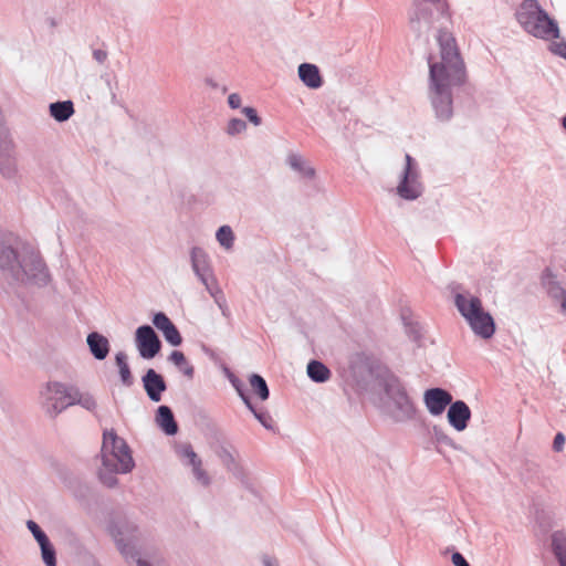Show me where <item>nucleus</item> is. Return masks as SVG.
<instances>
[{"mask_svg": "<svg viewBox=\"0 0 566 566\" xmlns=\"http://www.w3.org/2000/svg\"><path fill=\"white\" fill-rule=\"evenodd\" d=\"M436 40L439 56L429 57V96L437 117L447 120L452 116V88L467 82V71L457 40L451 31L441 28Z\"/></svg>", "mask_w": 566, "mask_h": 566, "instance_id": "1", "label": "nucleus"}, {"mask_svg": "<svg viewBox=\"0 0 566 566\" xmlns=\"http://www.w3.org/2000/svg\"><path fill=\"white\" fill-rule=\"evenodd\" d=\"M523 28L536 38L551 40L559 38V30L536 0H525L516 13Z\"/></svg>", "mask_w": 566, "mask_h": 566, "instance_id": "2", "label": "nucleus"}, {"mask_svg": "<svg viewBox=\"0 0 566 566\" xmlns=\"http://www.w3.org/2000/svg\"><path fill=\"white\" fill-rule=\"evenodd\" d=\"M102 460L104 469L111 473H126L134 467L128 446L114 430L103 433Z\"/></svg>", "mask_w": 566, "mask_h": 566, "instance_id": "3", "label": "nucleus"}, {"mask_svg": "<svg viewBox=\"0 0 566 566\" xmlns=\"http://www.w3.org/2000/svg\"><path fill=\"white\" fill-rule=\"evenodd\" d=\"M455 305L476 335L482 338H490L494 334V321L484 311L479 297L470 294H457Z\"/></svg>", "mask_w": 566, "mask_h": 566, "instance_id": "4", "label": "nucleus"}, {"mask_svg": "<svg viewBox=\"0 0 566 566\" xmlns=\"http://www.w3.org/2000/svg\"><path fill=\"white\" fill-rule=\"evenodd\" d=\"M397 192L401 198L407 200L417 199L422 192L417 165L408 154L406 155V167L402 179L397 186Z\"/></svg>", "mask_w": 566, "mask_h": 566, "instance_id": "5", "label": "nucleus"}, {"mask_svg": "<svg viewBox=\"0 0 566 566\" xmlns=\"http://www.w3.org/2000/svg\"><path fill=\"white\" fill-rule=\"evenodd\" d=\"M136 343L140 356L147 359L153 358L160 349V342L154 329L148 325L137 328Z\"/></svg>", "mask_w": 566, "mask_h": 566, "instance_id": "6", "label": "nucleus"}, {"mask_svg": "<svg viewBox=\"0 0 566 566\" xmlns=\"http://www.w3.org/2000/svg\"><path fill=\"white\" fill-rule=\"evenodd\" d=\"M56 395H63L65 401L61 402V408L80 403L88 410H93L96 407L95 400L90 396H82L78 390L74 387H66L63 384H55L51 387Z\"/></svg>", "mask_w": 566, "mask_h": 566, "instance_id": "7", "label": "nucleus"}, {"mask_svg": "<svg viewBox=\"0 0 566 566\" xmlns=\"http://www.w3.org/2000/svg\"><path fill=\"white\" fill-rule=\"evenodd\" d=\"M423 401L431 415L440 416L452 402V396L444 389L431 388L424 391Z\"/></svg>", "mask_w": 566, "mask_h": 566, "instance_id": "8", "label": "nucleus"}, {"mask_svg": "<svg viewBox=\"0 0 566 566\" xmlns=\"http://www.w3.org/2000/svg\"><path fill=\"white\" fill-rule=\"evenodd\" d=\"M470 418L471 410L464 401L458 400L450 403L448 421L457 431H463L468 427Z\"/></svg>", "mask_w": 566, "mask_h": 566, "instance_id": "9", "label": "nucleus"}, {"mask_svg": "<svg viewBox=\"0 0 566 566\" xmlns=\"http://www.w3.org/2000/svg\"><path fill=\"white\" fill-rule=\"evenodd\" d=\"M386 391L400 410L406 413L413 410L411 399L409 398L403 386L398 380L388 382L386 386Z\"/></svg>", "mask_w": 566, "mask_h": 566, "instance_id": "10", "label": "nucleus"}, {"mask_svg": "<svg viewBox=\"0 0 566 566\" xmlns=\"http://www.w3.org/2000/svg\"><path fill=\"white\" fill-rule=\"evenodd\" d=\"M154 325L163 332L166 340L174 346H178L181 344L182 338L172 324V322L168 318V316L164 313H157L153 319Z\"/></svg>", "mask_w": 566, "mask_h": 566, "instance_id": "11", "label": "nucleus"}, {"mask_svg": "<svg viewBox=\"0 0 566 566\" xmlns=\"http://www.w3.org/2000/svg\"><path fill=\"white\" fill-rule=\"evenodd\" d=\"M145 390L153 401H160L161 392L166 390L164 378L154 369H148L143 378Z\"/></svg>", "mask_w": 566, "mask_h": 566, "instance_id": "12", "label": "nucleus"}, {"mask_svg": "<svg viewBox=\"0 0 566 566\" xmlns=\"http://www.w3.org/2000/svg\"><path fill=\"white\" fill-rule=\"evenodd\" d=\"M179 454L187 463L192 467L193 474L203 485L209 484L207 473L201 469V460L198 458L190 444H185L179 449Z\"/></svg>", "mask_w": 566, "mask_h": 566, "instance_id": "13", "label": "nucleus"}, {"mask_svg": "<svg viewBox=\"0 0 566 566\" xmlns=\"http://www.w3.org/2000/svg\"><path fill=\"white\" fill-rule=\"evenodd\" d=\"M298 76L310 88H318L322 86L323 81L318 67L314 64H301L298 66Z\"/></svg>", "mask_w": 566, "mask_h": 566, "instance_id": "14", "label": "nucleus"}, {"mask_svg": "<svg viewBox=\"0 0 566 566\" xmlns=\"http://www.w3.org/2000/svg\"><path fill=\"white\" fill-rule=\"evenodd\" d=\"M87 344L95 358L104 359L107 356L109 345L106 337L98 333H91L87 336Z\"/></svg>", "mask_w": 566, "mask_h": 566, "instance_id": "15", "label": "nucleus"}, {"mask_svg": "<svg viewBox=\"0 0 566 566\" xmlns=\"http://www.w3.org/2000/svg\"><path fill=\"white\" fill-rule=\"evenodd\" d=\"M156 420H157L159 427L167 434H175L177 432L178 426L174 419V415L169 407L160 406L157 411Z\"/></svg>", "mask_w": 566, "mask_h": 566, "instance_id": "16", "label": "nucleus"}, {"mask_svg": "<svg viewBox=\"0 0 566 566\" xmlns=\"http://www.w3.org/2000/svg\"><path fill=\"white\" fill-rule=\"evenodd\" d=\"M74 113L73 103L71 101L56 102L50 105V114L59 122L69 119Z\"/></svg>", "mask_w": 566, "mask_h": 566, "instance_id": "17", "label": "nucleus"}, {"mask_svg": "<svg viewBox=\"0 0 566 566\" xmlns=\"http://www.w3.org/2000/svg\"><path fill=\"white\" fill-rule=\"evenodd\" d=\"M235 388H237V391L239 394V396L241 397V399L243 400V402L245 403V406L249 408V410L254 415V417L268 429L272 428V424H273V419L272 417L266 413V412H261V411H258L250 398L243 392V390L238 386L235 385Z\"/></svg>", "mask_w": 566, "mask_h": 566, "instance_id": "18", "label": "nucleus"}, {"mask_svg": "<svg viewBox=\"0 0 566 566\" xmlns=\"http://www.w3.org/2000/svg\"><path fill=\"white\" fill-rule=\"evenodd\" d=\"M307 374L314 380L318 382L326 381L329 376V369L317 360H313L307 365Z\"/></svg>", "mask_w": 566, "mask_h": 566, "instance_id": "19", "label": "nucleus"}, {"mask_svg": "<svg viewBox=\"0 0 566 566\" xmlns=\"http://www.w3.org/2000/svg\"><path fill=\"white\" fill-rule=\"evenodd\" d=\"M115 361L119 370V376L124 385L130 386L133 384V376L127 363V355L119 352L115 356Z\"/></svg>", "mask_w": 566, "mask_h": 566, "instance_id": "20", "label": "nucleus"}, {"mask_svg": "<svg viewBox=\"0 0 566 566\" xmlns=\"http://www.w3.org/2000/svg\"><path fill=\"white\" fill-rule=\"evenodd\" d=\"M251 390L261 399L266 400L269 398V388L265 380L256 374H253L249 378Z\"/></svg>", "mask_w": 566, "mask_h": 566, "instance_id": "21", "label": "nucleus"}, {"mask_svg": "<svg viewBox=\"0 0 566 566\" xmlns=\"http://www.w3.org/2000/svg\"><path fill=\"white\" fill-rule=\"evenodd\" d=\"M553 549L560 566H566V537L563 534L553 535Z\"/></svg>", "mask_w": 566, "mask_h": 566, "instance_id": "22", "label": "nucleus"}, {"mask_svg": "<svg viewBox=\"0 0 566 566\" xmlns=\"http://www.w3.org/2000/svg\"><path fill=\"white\" fill-rule=\"evenodd\" d=\"M169 360L175 364L187 377L193 376V367L188 364L184 353L174 350L170 354Z\"/></svg>", "mask_w": 566, "mask_h": 566, "instance_id": "23", "label": "nucleus"}, {"mask_svg": "<svg viewBox=\"0 0 566 566\" xmlns=\"http://www.w3.org/2000/svg\"><path fill=\"white\" fill-rule=\"evenodd\" d=\"M218 242L226 249H230L233 245L234 235L230 227L222 226L217 231Z\"/></svg>", "mask_w": 566, "mask_h": 566, "instance_id": "24", "label": "nucleus"}, {"mask_svg": "<svg viewBox=\"0 0 566 566\" xmlns=\"http://www.w3.org/2000/svg\"><path fill=\"white\" fill-rule=\"evenodd\" d=\"M291 167L295 170L303 172L305 176H313V169L307 165L306 160L297 155H292L289 158Z\"/></svg>", "mask_w": 566, "mask_h": 566, "instance_id": "25", "label": "nucleus"}, {"mask_svg": "<svg viewBox=\"0 0 566 566\" xmlns=\"http://www.w3.org/2000/svg\"><path fill=\"white\" fill-rule=\"evenodd\" d=\"M547 293L553 298H556V300L560 298L562 300L560 307L564 312H566V292L564 291V289L560 287L557 283L549 281L547 283Z\"/></svg>", "mask_w": 566, "mask_h": 566, "instance_id": "26", "label": "nucleus"}, {"mask_svg": "<svg viewBox=\"0 0 566 566\" xmlns=\"http://www.w3.org/2000/svg\"><path fill=\"white\" fill-rule=\"evenodd\" d=\"M40 547H41V553H42L44 563L48 566H55V564H56L55 551H54L53 546L51 545L50 541H46V542L40 544Z\"/></svg>", "mask_w": 566, "mask_h": 566, "instance_id": "27", "label": "nucleus"}, {"mask_svg": "<svg viewBox=\"0 0 566 566\" xmlns=\"http://www.w3.org/2000/svg\"><path fill=\"white\" fill-rule=\"evenodd\" d=\"M422 19L430 25H434L436 23H439L440 22V25H443V22H446L444 19H441L439 17V13L434 10V8L432 7V9H429V10H426L422 12ZM447 23L449 24V22L447 21ZM452 23V21L450 22V24Z\"/></svg>", "mask_w": 566, "mask_h": 566, "instance_id": "28", "label": "nucleus"}, {"mask_svg": "<svg viewBox=\"0 0 566 566\" xmlns=\"http://www.w3.org/2000/svg\"><path fill=\"white\" fill-rule=\"evenodd\" d=\"M56 382H52V384H49L48 386V391L50 392V397L49 399L52 401V408L55 412H60L61 410H63L64 408H61V402L65 401L63 395L59 394L56 395L55 391L51 388L55 385Z\"/></svg>", "mask_w": 566, "mask_h": 566, "instance_id": "29", "label": "nucleus"}, {"mask_svg": "<svg viewBox=\"0 0 566 566\" xmlns=\"http://www.w3.org/2000/svg\"><path fill=\"white\" fill-rule=\"evenodd\" d=\"M27 525H28V528L33 534V536L35 537L39 545L49 541L48 536L44 534V532H42V530L39 527V525L34 521H28Z\"/></svg>", "mask_w": 566, "mask_h": 566, "instance_id": "30", "label": "nucleus"}, {"mask_svg": "<svg viewBox=\"0 0 566 566\" xmlns=\"http://www.w3.org/2000/svg\"><path fill=\"white\" fill-rule=\"evenodd\" d=\"M205 259H206V255L200 249L195 248L192 250L191 260H192V268L196 273L199 274L201 263H205V261H206Z\"/></svg>", "mask_w": 566, "mask_h": 566, "instance_id": "31", "label": "nucleus"}, {"mask_svg": "<svg viewBox=\"0 0 566 566\" xmlns=\"http://www.w3.org/2000/svg\"><path fill=\"white\" fill-rule=\"evenodd\" d=\"M247 127V124L244 120L239 118H232L227 127V130L230 135L239 134L243 132Z\"/></svg>", "mask_w": 566, "mask_h": 566, "instance_id": "32", "label": "nucleus"}, {"mask_svg": "<svg viewBox=\"0 0 566 566\" xmlns=\"http://www.w3.org/2000/svg\"><path fill=\"white\" fill-rule=\"evenodd\" d=\"M551 51L562 57L566 59V42L564 41H554L551 44Z\"/></svg>", "mask_w": 566, "mask_h": 566, "instance_id": "33", "label": "nucleus"}, {"mask_svg": "<svg viewBox=\"0 0 566 566\" xmlns=\"http://www.w3.org/2000/svg\"><path fill=\"white\" fill-rule=\"evenodd\" d=\"M243 114L249 118L250 122H252L254 125L260 124V117L256 114V111L252 107H244Z\"/></svg>", "mask_w": 566, "mask_h": 566, "instance_id": "34", "label": "nucleus"}, {"mask_svg": "<svg viewBox=\"0 0 566 566\" xmlns=\"http://www.w3.org/2000/svg\"><path fill=\"white\" fill-rule=\"evenodd\" d=\"M452 563L454 566H470L465 558L460 553H453Z\"/></svg>", "mask_w": 566, "mask_h": 566, "instance_id": "35", "label": "nucleus"}, {"mask_svg": "<svg viewBox=\"0 0 566 566\" xmlns=\"http://www.w3.org/2000/svg\"><path fill=\"white\" fill-rule=\"evenodd\" d=\"M228 103L231 108H238L241 105V97L237 93H232L228 97Z\"/></svg>", "mask_w": 566, "mask_h": 566, "instance_id": "36", "label": "nucleus"}, {"mask_svg": "<svg viewBox=\"0 0 566 566\" xmlns=\"http://www.w3.org/2000/svg\"><path fill=\"white\" fill-rule=\"evenodd\" d=\"M565 443V437L563 433H557L555 436V439H554V442H553V447L556 451H560L563 449V446Z\"/></svg>", "mask_w": 566, "mask_h": 566, "instance_id": "37", "label": "nucleus"}, {"mask_svg": "<svg viewBox=\"0 0 566 566\" xmlns=\"http://www.w3.org/2000/svg\"><path fill=\"white\" fill-rule=\"evenodd\" d=\"M99 479H101V480H102V482H103L104 484H106L107 486H113V485H115V483H116V479H115V476H114V475H107V474H105L103 471H101V473H99Z\"/></svg>", "mask_w": 566, "mask_h": 566, "instance_id": "38", "label": "nucleus"}, {"mask_svg": "<svg viewBox=\"0 0 566 566\" xmlns=\"http://www.w3.org/2000/svg\"><path fill=\"white\" fill-rule=\"evenodd\" d=\"M93 55L96 59V61H98L99 63H103L107 57V53L103 50H95L93 52Z\"/></svg>", "mask_w": 566, "mask_h": 566, "instance_id": "39", "label": "nucleus"}, {"mask_svg": "<svg viewBox=\"0 0 566 566\" xmlns=\"http://www.w3.org/2000/svg\"><path fill=\"white\" fill-rule=\"evenodd\" d=\"M264 565H265V566H276V565L274 564V562H273V560H271L270 558H266V559L264 560Z\"/></svg>", "mask_w": 566, "mask_h": 566, "instance_id": "40", "label": "nucleus"}, {"mask_svg": "<svg viewBox=\"0 0 566 566\" xmlns=\"http://www.w3.org/2000/svg\"><path fill=\"white\" fill-rule=\"evenodd\" d=\"M137 564H138V566H146V564L144 562H142V559H139V558L137 559Z\"/></svg>", "mask_w": 566, "mask_h": 566, "instance_id": "41", "label": "nucleus"}, {"mask_svg": "<svg viewBox=\"0 0 566 566\" xmlns=\"http://www.w3.org/2000/svg\"><path fill=\"white\" fill-rule=\"evenodd\" d=\"M119 549L122 551V553H123V554H127V552H126V549H125V547H124V546H120V545H119Z\"/></svg>", "mask_w": 566, "mask_h": 566, "instance_id": "42", "label": "nucleus"}, {"mask_svg": "<svg viewBox=\"0 0 566 566\" xmlns=\"http://www.w3.org/2000/svg\"><path fill=\"white\" fill-rule=\"evenodd\" d=\"M563 126H564V128L566 129V116H565V117H564V119H563Z\"/></svg>", "mask_w": 566, "mask_h": 566, "instance_id": "43", "label": "nucleus"}]
</instances>
